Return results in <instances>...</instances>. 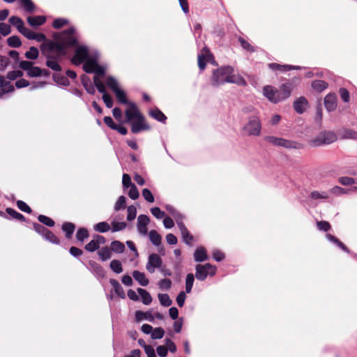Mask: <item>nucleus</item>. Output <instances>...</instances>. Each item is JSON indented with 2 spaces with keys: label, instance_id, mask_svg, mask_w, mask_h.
<instances>
[{
  "label": "nucleus",
  "instance_id": "nucleus-18",
  "mask_svg": "<svg viewBox=\"0 0 357 357\" xmlns=\"http://www.w3.org/2000/svg\"><path fill=\"white\" fill-rule=\"evenodd\" d=\"M324 105L328 112L334 111L337 107V97L335 93H329L324 98Z\"/></svg>",
  "mask_w": 357,
  "mask_h": 357
},
{
  "label": "nucleus",
  "instance_id": "nucleus-36",
  "mask_svg": "<svg viewBox=\"0 0 357 357\" xmlns=\"http://www.w3.org/2000/svg\"><path fill=\"white\" fill-rule=\"evenodd\" d=\"M326 238L332 242L335 243L338 247H340L342 250L349 252V249L340 241H339L335 236H333L332 234H327L326 235Z\"/></svg>",
  "mask_w": 357,
  "mask_h": 357
},
{
  "label": "nucleus",
  "instance_id": "nucleus-53",
  "mask_svg": "<svg viewBox=\"0 0 357 357\" xmlns=\"http://www.w3.org/2000/svg\"><path fill=\"white\" fill-rule=\"evenodd\" d=\"M38 220L43 224L48 226L53 227L54 225V222L50 218L45 216L44 215H40L38 218Z\"/></svg>",
  "mask_w": 357,
  "mask_h": 357
},
{
  "label": "nucleus",
  "instance_id": "nucleus-54",
  "mask_svg": "<svg viewBox=\"0 0 357 357\" xmlns=\"http://www.w3.org/2000/svg\"><path fill=\"white\" fill-rule=\"evenodd\" d=\"M342 137L344 139H357V132L351 129H347L343 132Z\"/></svg>",
  "mask_w": 357,
  "mask_h": 357
},
{
  "label": "nucleus",
  "instance_id": "nucleus-17",
  "mask_svg": "<svg viewBox=\"0 0 357 357\" xmlns=\"http://www.w3.org/2000/svg\"><path fill=\"white\" fill-rule=\"evenodd\" d=\"M15 90L10 82L6 80L3 76H0V98L7 93L13 92Z\"/></svg>",
  "mask_w": 357,
  "mask_h": 357
},
{
  "label": "nucleus",
  "instance_id": "nucleus-58",
  "mask_svg": "<svg viewBox=\"0 0 357 357\" xmlns=\"http://www.w3.org/2000/svg\"><path fill=\"white\" fill-rule=\"evenodd\" d=\"M338 181L343 185H351L356 183L355 180L353 178L349 176L340 177Z\"/></svg>",
  "mask_w": 357,
  "mask_h": 357
},
{
  "label": "nucleus",
  "instance_id": "nucleus-28",
  "mask_svg": "<svg viewBox=\"0 0 357 357\" xmlns=\"http://www.w3.org/2000/svg\"><path fill=\"white\" fill-rule=\"evenodd\" d=\"M98 255L100 259L105 261L112 257V250L107 246L102 247L98 252Z\"/></svg>",
  "mask_w": 357,
  "mask_h": 357
},
{
  "label": "nucleus",
  "instance_id": "nucleus-59",
  "mask_svg": "<svg viewBox=\"0 0 357 357\" xmlns=\"http://www.w3.org/2000/svg\"><path fill=\"white\" fill-rule=\"evenodd\" d=\"M125 207H126V197L124 196H120L115 204L114 210L116 211H118L121 208H124Z\"/></svg>",
  "mask_w": 357,
  "mask_h": 357
},
{
  "label": "nucleus",
  "instance_id": "nucleus-39",
  "mask_svg": "<svg viewBox=\"0 0 357 357\" xmlns=\"http://www.w3.org/2000/svg\"><path fill=\"white\" fill-rule=\"evenodd\" d=\"M160 303L162 305L169 307L172 305V301L167 294H158V295Z\"/></svg>",
  "mask_w": 357,
  "mask_h": 357
},
{
  "label": "nucleus",
  "instance_id": "nucleus-27",
  "mask_svg": "<svg viewBox=\"0 0 357 357\" xmlns=\"http://www.w3.org/2000/svg\"><path fill=\"white\" fill-rule=\"evenodd\" d=\"M109 282L116 294L121 298H125L126 294L119 282L115 279H111Z\"/></svg>",
  "mask_w": 357,
  "mask_h": 357
},
{
  "label": "nucleus",
  "instance_id": "nucleus-4",
  "mask_svg": "<svg viewBox=\"0 0 357 357\" xmlns=\"http://www.w3.org/2000/svg\"><path fill=\"white\" fill-rule=\"evenodd\" d=\"M261 124L258 115L251 116L243 127V130L249 136H259L261 134Z\"/></svg>",
  "mask_w": 357,
  "mask_h": 357
},
{
  "label": "nucleus",
  "instance_id": "nucleus-40",
  "mask_svg": "<svg viewBox=\"0 0 357 357\" xmlns=\"http://www.w3.org/2000/svg\"><path fill=\"white\" fill-rule=\"evenodd\" d=\"M136 319L138 321H141V320L144 319H146V320H148L149 321H153V319H154V317L152 315V314L149 312H141V311H137L136 312Z\"/></svg>",
  "mask_w": 357,
  "mask_h": 357
},
{
  "label": "nucleus",
  "instance_id": "nucleus-30",
  "mask_svg": "<svg viewBox=\"0 0 357 357\" xmlns=\"http://www.w3.org/2000/svg\"><path fill=\"white\" fill-rule=\"evenodd\" d=\"M149 237L154 245L158 246L160 245L162 238L155 230H151L149 233Z\"/></svg>",
  "mask_w": 357,
  "mask_h": 357
},
{
  "label": "nucleus",
  "instance_id": "nucleus-64",
  "mask_svg": "<svg viewBox=\"0 0 357 357\" xmlns=\"http://www.w3.org/2000/svg\"><path fill=\"white\" fill-rule=\"evenodd\" d=\"M128 196L132 199H134V200L139 198V191H138L137 187L135 186V185H132L131 187H130V190L128 192Z\"/></svg>",
  "mask_w": 357,
  "mask_h": 357
},
{
  "label": "nucleus",
  "instance_id": "nucleus-46",
  "mask_svg": "<svg viewBox=\"0 0 357 357\" xmlns=\"http://www.w3.org/2000/svg\"><path fill=\"white\" fill-rule=\"evenodd\" d=\"M43 237L45 240L49 241L50 242L54 243V244H59V240L58 238L49 229L46 231L45 233H44Z\"/></svg>",
  "mask_w": 357,
  "mask_h": 357
},
{
  "label": "nucleus",
  "instance_id": "nucleus-41",
  "mask_svg": "<svg viewBox=\"0 0 357 357\" xmlns=\"http://www.w3.org/2000/svg\"><path fill=\"white\" fill-rule=\"evenodd\" d=\"M93 229L96 231L104 233L109 230L110 226L107 222H100L95 225Z\"/></svg>",
  "mask_w": 357,
  "mask_h": 357
},
{
  "label": "nucleus",
  "instance_id": "nucleus-12",
  "mask_svg": "<svg viewBox=\"0 0 357 357\" xmlns=\"http://www.w3.org/2000/svg\"><path fill=\"white\" fill-rule=\"evenodd\" d=\"M105 238L100 235H95L93 238L85 245V249L89 252H94L97 250L100 245L105 244Z\"/></svg>",
  "mask_w": 357,
  "mask_h": 357
},
{
  "label": "nucleus",
  "instance_id": "nucleus-37",
  "mask_svg": "<svg viewBox=\"0 0 357 357\" xmlns=\"http://www.w3.org/2000/svg\"><path fill=\"white\" fill-rule=\"evenodd\" d=\"M106 84L108 87H109L113 91L114 93L121 89L119 86V82L114 77H108L106 80Z\"/></svg>",
  "mask_w": 357,
  "mask_h": 357
},
{
  "label": "nucleus",
  "instance_id": "nucleus-14",
  "mask_svg": "<svg viewBox=\"0 0 357 357\" xmlns=\"http://www.w3.org/2000/svg\"><path fill=\"white\" fill-rule=\"evenodd\" d=\"M130 123H131V131L133 133H138L142 130H148L150 128L149 125L146 123L144 116Z\"/></svg>",
  "mask_w": 357,
  "mask_h": 357
},
{
  "label": "nucleus",
  "instance_id": "nucleus-43",
  "mask_svg": "<svg viewBox=\"0 0 357 357\" xmlns=\"http://www.w3.org/2000/svg\"><path fill=\"white\" fill-rule=\"evenodd\" d=\"M194 280H195L194 275L192 273H188L187 275L186 279H185V291L187 293L191 292Z\"/></svg>",
  "mask_w": 357,
  "mask_h": 357
},
{
  "label": "nucleus",
  "instance_id": "nucleus-13",
  "mask_svg": "<svg viewBox=\"0 0 357 357\" xmlns=\"http://www.w3.org/2000/svg\"><path fill=\"white\" fill-rule=\"evenodd\" d=\"M264 96L271 102L278 103L280 102L278 90L271 86H266L263 89Z\"/></svg>",
  "mask_w": 357,
  "mask_h": 357
},
{
  "label": "nucleus",
  "instance_id": "nucleus-8",
  "mask_svg": "<svg viewBox=\"0 0 357 357\" xmlns=\"http://www.w3.org/2000/svg\"><path fill=\"white\" fill-rule=\"evenodd\" d=\"M196 278L199 280L204 281L208 275H213L215 273V266L211 264H205L204 265L198 264L196 266Z\"/></svg>",
  "mask_w": 357,
  "mask_h": 357
},
{
  "label": "nucleus",
  "instance_id": "nucleus-52",
  "mask_svg": "<svg viewBox=\"0 0 357 357\" xmlns=\"http://www.w3.org/2000/svg\"><path fill=\"white\" fill-rule=\"evenodd\" d=\"M165 335V331L163 328L158 327L153 329L151 333V337L153 339H161Z\"/></svg>",
  "mask_w": 357,
  "mask_h": 357
},
{
  "label": "nucleus",
  "instance_id": "nucleus-47",
  "mask_svg": "<svg viewBox=\"0 0 357 357\" xmlns=\"http://www.w3.org/2000/svg\"><path fill=\"white\" fill-rule=\"evenodd\" d=\"M110 268L116 273H121L123 271L121 261L116 259H114L110 262Z\"/></svg>",
  "mask_w": 357,
  "mask_h": 357
},
{
  "label": "nucleus",
  "instance_id": "nucleus-11",
  "mask_svg": "<svg viewBox=\"0 0 357 357\" xmlns=\"http://www.w3.org/2000/svg\"><path fill=\"white\" fill-rule=\"evenodd\" d=\"M20 68L27 71L29 77H38L42 75L43 70L39 67H33V63L28 61H22L20 63Z\"/></svg>",
  "mask_w": 357,
  "mask_h": 357
},
{
  "label": "nucleus",
  "instance_id": "nucleus-3",
  "mask_svg": "<svg viewBox=\"0 0 357 357\" xmlns=\"http://www.w3.org/2000/svg\"><path fill=\"white\" fill-rule=\"evenodd\" d=\"M13 24L16 25V28L19 32L28 39L36 40L38 42H42L45 39V36L43 33L36 32L40 24H27L28 26H25V24Z\"/></svg>",
  "mask_w": 357,
  "mask_h": 357
},
{
  "label": "nucleus",
  "instance_id": "nucleus-7",
  "mask_svg": "<svg viewBox=\"0 0 357 357\" xmlns=\"http://www.w3.org/2000/svg\"><path fill=\"white\" fill-rule=\"evenodd\" d=\"M266 141L273 146H282L286 149H298L301 148V144L294 141L285 139L280 137L274 136H267L265 138Z\"/></svg>",
  "mask_w": 357,
  "mask_h": 357
},
{
  "label": "nucleus",
  "instance_id": "nucleus-60",
  "mask_svg": "<svg viewBox=\"0 0 357 357\" xmlns=\"http://www.w3.org/2000/svg\"><path fill=\"white\" fill-rule=\"evenodd\" d=\"M142 193L144 199L146 200L148 202L153 203L154 202V197L152 192L149 189H143Z\"/></svg>",
  "mask_w": 357,
  "mask_h": 357
},
{
  "label": "nucleus",
  "instance_id": "nucleus-62",
  "mask_svg": "<svg viewBox=\"0 0 357 357\" xmlns=\"http://www.w3.org/2000/svg\"><path fill=\"white\" fill-rule=\"evenodd\" d=\"M238 40L243 48H244L247 51L250 52H254L255 51V48L243 38H239Z\"/></svg>",
  "mask_w": 357,
  "mask_h": 357
},
{
  "label": "nucleus",
  "instance_id": "nucleus-56",
  "mask_svg": "<svg viewBox=\"0 0 357 357\" xmlns=\"http://www.w3.org/2000/svg\"><path fill=\"white\" fill-rule=\"evenodd\" d=\"M151 212L152 215L157 219H162L164 218L165 216V213L161 211V209L159 207L151 208Z\"/></svg>",
  "mask_w": 357,
  "mask_h": 357
},
{
  "label": "nucleus",
  "instance_id": "nucleus-51",
  "mask_svg": "<svg viewBox=\"0 0 357 357\" xmlns=\"http://www.w3.org/2000/svg\"><path fill=\"white\" fill-rule=\"evenodd\" d=\"M25 56L29 59H36L38 56V50L35 47H30L29 50L25 53Z\"/></svg>",
  "mask_w": 357,
  "mask_h": 357
},
{
  "label": "nucleus",
  "instance_id": "nucleus-50",
  "mask_svg": "<svg viewBox=\"0 0 357 357\" xmlns=\"http://www.w3.org/2000/svg\"><path fill=\"white\" fill-rule=\"evenodd\" d=\"M128 211V215H127V220L128 221H132L135 220L137 215V208L133 205H130L127 208Z\"/></svg>",
  "mask_w": 357,
  "mask_h": 357
},
{
  "label": "nucleus",
  "instance_id": "nucleus-21",
  "mask_svg": "<svg viewBox=\"0 0 357 357\" xmlns=\"http://www.w3.org/2000/svg\"><path fill=\"white\" fill-rule=\"evenodd\" d=\"M84 62L83 70L87 73H93L98 63L96 61V55L94 54L93 56H91Z\"/></svg>",
  "mask_w": 357,
  "mask_h": 357
},
{
  "label": "nucleus",
  "instance_id": "nucleus-31",
  "mask_svg": "<svg viewBox=\"0 0 357 357\" xmlns=\"http://www.w3.org/2000/svg\"><path fill=\"white\" fill-rule=\"evenodd\" d=\"M114 94H115L116 99L119 103L123 104V105H128L129 102H131L130 101L128 100L126 92L123 90H122L121 89H119V90L115 91Z\"/></svg>",
  "mask_w": 357,
  "mask_h": 357
},
{
  "label": "nucleus",
  "instance_id": "nucleus-38",
  "mask_svg": "<svg viewBox=\"0 0 357 357\" xmlns=\"http://www.w3.org/2000/svg\"><path fill=\"white\" fill-rule=\"evenodd\" d=\"M149 114L153 118L160 122H164L167 119L165 115L158 109L150 111Z\"/></svg>",
  "mask_w": 357,
  "mask_h": 357
},
{
  "label": "nucleus",
  "instance_id": "nucleus-61",
  "mask_svg": "<svg viewBox=\"0 0 357 357\" xmlns=\"http://www.w3.org/2000/svg\"><path fill=\"white\" fill-rule=\"evenodd\" d=\"M93 82H94L96 87L97 88L98 91L100 93H102L105 92V87L103 83L100 81V79L96 75H95L93 77Z\"/></svg>",
  "mask_w": 357,
  "mask_h": 357
},
{
  "label": "nucleus",
  "instance_id": "nucleus-48",
  "mask_svg": "<svg viewBox=\"0 0 357 357\" xmlns=\"http://www.w3.org/2000/svg\"><path fill=\"white\" fill-rule=\"evenodd\" d=\"M127 226V224L124 222H112V231L116 232L124 229Z\"/></svg>",
  "mask_w": 357,
  "mask_h": 357
},
{
  "label": "nucleus",
  "instance_id": "nucleus-26",
  "mask_svg": "<svg viewBox=\"0 0 357 357\" xmlns=\"http://www.w3.org/2000/svg\"><path fill=\"white\" fill-rule=\"evenodd\" d=\"M132 276L135 280H137L142 286L145 287L148 285L149 280L146 278V275L144 273L138 271H134L132 273Z\"/></svg>",
  "mask_w": 357,
  "mask_h": 357
},
{
  "label": "nucleus",
  "instance_id": "nucleus-5",
  "mask_svg": "<svg viewBox=\"0 0 357 357\" xmlns=\"http://www.w3.org/2000/svg\"><path fill=\"white\" fill-rule=\"evenodd\" d=\"M337 140V136L332 131H322L317 137L310 141L312 146H320L330 144Z\"/></svg>",
  "mask_w": 357,
  "mask_h": 357
},
{
  "label": "nucleus",
  "instance_id": "nucleus-44",
  "mask_svg": "<svg viewBox=\"0 0 357 357\" xmlns=\"http://www.w3.org/2000/svg\"><path fill=\"white\" fill-rule=\"evenodd\" d=\"M88 230L85 228H79L76 233V238L78 241L83 242L89 237Z\"/></svg>",
  "mask_w": 357,
  "mask_h": 357
},
{
  "label": "nucleus",
  "instance_id": "nucleus-16",
  "mask_svg": "<svg viewBox=\"0 0 357 357\" xmlns=\"http://www.w3.org/2000/svg\"><path fill=\"white\" fill-rule=\"evenodd\" d=\"M212 58V55L209 52V50L204 47L202 49L200 54H198V66L200 70H204L205 68L206 64Z\"/></svg>",
  "mask_w": 357,
  "mask_h": 357
},
{
  "label": "nucleus",
  "instance_id": "nucleus-55",
  "mask_svg": "<svg viewBox=\"0 0 357 357\" xmlns=\"http://www.w3.org/2000/svg\"><path fill=\"white\" fill-rule=\"evenodd\" d=\"M172 281L169 279H162L158 282V287L162 290H168L171 288Z\"/></svg>",
  "mask_w": 357,
  "mask_h": 357
},
{
  "label": "nucleus",
  "instance_id": "nucleus-19",
  "mask_svg": "<svg viewBox=\"0 0 357 357\" xmlns=\"http://www.w3.org/2000/svg\"><path fill=\"white\" fill-rule=\"evenodd\" d=\"M308 107V102L305 97H300L294 102V108L298 114L303 113Z\"/></svg>",
  "mask_w": 357,
  "mask_h": 357
},
{
  "label": "nucleus",
  "instance_id": "nucleus-29",
  "mask_svg": "<svg viewBox=\"0 0 357 357\" xmlns=\"http://www.w3.org/2000/svg\"><path fill=\"white\" fill-rule=\"evenodd\" d=\"M137 291L140 295L144 304L149 305L152 302V297L146 290L142 288H138Z\"/></svg>",
  "mask_w": 357,
  "mask_h": 357
},
{
  "label": "nucleus",
  "instance_id": "nucleus-57",
  "mask_svg": "<svg viewBox=\"0 0 357 357\" xmlns=\"http://www.w3.org/2000/svg\"><path fill=\"white\" fill-rule=\"evenodd\" d=\"M8 44L10 47H18L21 45V41L17 36H10L7 40Z\"/></svg>",
  "mask_w": 357,
  "mask_h": 357
},
{
  "label": "nucleus",
  "instance_id": "nucleus-10",
  "mask_svg": "<svg viewBox=\"0 0 357 357\" xmlns=\"http://www.w3.org/2000/svg\"><path fill=\"white\" fill-rule=\"evenodd\" d=\"M127 108L125 111L126 117V122H131L135 119H139L144 116L139 112L137 105L131 102L127 105Z\"/></svg>",
  "mask_w": 357,
  "mask_h": 357
},
{
  "label": "nucleus",
  "instance_id": "nucleus-6",
  "mask_svg": "<svg viewBox=\"0 0 357 357\" xmlns=\"http://www.w3.org/2000/svg\"><path fill=\"white\" fill-rule=\"evenodd\" d=\"M73 29H75L74 28H73ZM74 31H75V30H74ZM75 33L77 35V42L78 41V35L76 33V31H75ZM77 43L75 45V46H76V49L75 50L74 56L72 58V62L75 65L78 66L91 57L90 56L91 52H90L89 48L87 46H86V45H77Z\"/></svg>",
  "mask_w": 357,
  "mask_h": 357
},
{
  "label": "nucleus",
  "instance_id": "nucleus-1",
  "mask_svg": "<svg viewBox=\"0 0 357 357\" xmlns=\"http://www.w3.org/2000/svg\"><path fill=\"white\" fill-rule=\"evenodd\" d=\"M54 40L47 44L49 52L43 50L47 60V66L53 70L60 71L61 68L58 63L59 59L66 54L68 47L75 45L77 43V35L73 28H69L61 32H55L53 34Z\"/></svg>",
  "mask_w": 357,
  "mask_h": 357
},
{
  "label": "nucleus",
  "instance_id": "nucleus-42",
  "mask_svg": "<svg viewBox=\"0 0 357 357\" xmlns=\"http://www.w3.org/2000/svg\"><path fill=\"white\" fill-rule=\"evenodd\" d=\"M50 17L47 15L29 16L26 18V22H46Z\"/></svg>",
  "mask_w": 357,
  "mask_h": 357
},
{
  "label": "nucleus",
  "instance_id": "nucleus-15",
  "mask_svg": "<svg viewBox=\"0 0 357 357\" xmlns=\"http://www.w3.org/2000/svg\"><path fill=\"white\" fill-rule=\"evenodd\" d=\"M150 222V218L146 215H139L137 218V228L138 232L143 236L148 234L147 225Z\"/></svg>",
  "mask_w": 357,
  "mask_h": 357
},
{
  "label": "nucleus",
  "instance_id": "nucleus-34",
  "mask_svg": "<svg viewBox=\"0 0 357 357\" xmlns=\"http://www.w3.org/2000/svg\"><path fill=\"white\" fill-rule=\"evenodd\" d=\"M111 250L116 253H122L125 250V245L119 241H114L111 243Z\"/></svg>",
  "mask_w": 357,
  "mask_h": 357
},
{
  "label": "nucleus",
  "instance_id": "nucleus-23",
  "mask_svg": "<svg viewBox=\"0 0 357 357\" xmlns=\"http://www.w3.org/2000/svg\"><path fill=\"white\" fill-rule=\"evenodd\" d=\"M194 259L195 261H204L208 259L206 251L203 247H199L194 253Z\"/></svg>",
  "mask_w": 357,
  "mask_h": 357
},
{
  "label": "nucleus",
  "instance_id": "nucleus-2",
  "mask_svg": "<svg viewBox=\"0 0 357 357\" xmlns=\"http://www.w3.org/2000/svg\"><path fill=\"white\" fill-rule=\"evenodd\" d=\"M234 69L231 66H225L213 71L211 83L213 86H218L226 82L245 84V81L242 77H235L232 75Z\"/></svg>",
  "mask_w": 357,
  "mask_h": 357
},
{
  "label": "nucleus",
  "instance_id": "nucleus-49",
  "mask_svg": "<svg viewBox=\"0 0 357 357\" xmlns=\"http://www.w3.org/2000/svg\"><path fill=\"white\" fill-rule=\"evenodd\" d=\"M310 197L313 199H327L329 196L326 192L312 191L310 194Z\"/></svg>",
  "mask_w": 357,
  "mask_h": 357
},
{
  "label": "nucleus",
  "instance_id": "nucleus-45",
  "mask_svg": "<svg viewBox=\"0 0 357 357\" xmlns=\"http://www.w3.org/2000/svg\"><path fill=\"white\" fill-rule=\"evenodd\" d=\"M6 212L14 219L19 220L21 221H25V218L22 214L18 213L17 211L11 208H7Z\"/></svg>",
  "mask_w": 357,
  "mask_h": 357
},
{
  "label": "nucleus",
  "instance_id": "nucleus-25",
  "mask_svg": "<svg viewBox=\"0 0 357 357\" xmlns=\"http://www.w3.org/2000/svg\"><path fill=\"white\" fill-rule=\"evenodd\" d=\"M20 5L28 13H32L36 9V5L31 0H20Z\"/></svg>",
  "mask_w": 357,
  "mask_h": 357
},
{
  "label": "nucleus",
  "instance_id": "nucleus-20",
  "mask_svg": "<svg viewBox=\"0 0 357 357\" xmlns=\"http://www.w3.org/2000/svg\"><path fill=\"white\" fill-rule=\"evenodd\" d=\"M178 227L179 228L181 231V234L183 238V241L187 245H191L192 242L193 241V236L190 234L185 226L184 225L183 222H178Z\"/></svg>",
  "mask_w": 357,
  "mask_h": 357
},
{
  "label": "nucleus",
  "instance_id": "nucleus-32",
  "mask_svg": "<svg viewBox=\"0 0 357 357\" xmlns=\"http://www.w3.org/2000/svg\"><path fill=\"white\" fill-rule=\"evenodd\" d=\"M75 225L71 222H66L62 225V229L66 233V236L67 238H70L74 231H75Z\"/></svg>",
  "mask_w": 357,
  "mask_h": 357
},
{
  "label": "nucleus",
  "instance_id": "nucleus-24",
  "mask_svg": "<svg viewBox=\"0 0 357 357\" xmlns=\"http://www.w3.org/2000/svg\"><path fill=\"white\" fill-rule=\"evenodd\" d=\"M269 68L272 69L273 70H280V71H288L293 69H299L300 67L291 66V65H280L275 63H269L268 65Z\"/></svg>",
  "mask_w": 357,
  "mask_h": 357
},
{
  "label": "nucleus",
  "instance_id": "nucleus-9",
  "mask_svg": "<svg viewBox=\"0 0 357 357\" xmlns=\"http://www.w3.org/2000/svg\"><path fill=\"white\" fill-rule=\"evenodd\" d=\"M162 265V258L157 254H151L149 256L146 268L150 273H153L155 269L160 268Z\"/></svg>",
  "mask_w": 357,
  "mask_h": 357
},
{
  "label": "nucleus",
  "instance_id": "nucleus-33",
  "mask_svg": "<svg viewBox=\"0 0 357 357\" xmlns=\"http://www.w3.org/2000/svg\"><path fill=\"white\" fill-rule=\"evenodd\" d=\"M312 87L318 92H321L328 87V84L323 80H315L312 82Z\"/></svg>",
  "mask_w": 357,
  "mask_h": 357
},
{
  "label": "nucleus",
  "instance_id": "nucleus-22",
  "mask_svg": "<svg viewBox=\"0 0 357 357\" xmlns=\"http://www.w3.org/2000/svg\"><path fill=\"white\" fill-rule=\"evenodd\" d=\"M292 90L291 85L289 84H284L281 86L280 90H278V96L280 102L288 98Z\"/></svg>",
  "mask_w": 357,
  "mask_h": 357
},
{
  "label": "nucleus",
  "instance_id": "nucleus-63",
  "mask_svg": "<svg viewBox=\"0 0 357 357\" xmlns=\"http://www.w3.org/2000/svg\"><path fill=\"white\" fill-rule=\"evenodd\" d=\"M122 184H123V187L124 189L128 188L131 187L132 185H134L131 182L130 176L127 174H123Z\"/></svg>",
  "mask_w": 357,
  "mask_h": 357
},
{
  "label": "nucleus",
  "instance_id": "nucleus-35",
  "mask_svg": "<svg viewBox=\"0 0 357 357\" xmlns=\"http://www.w3.org/2000/svg\"><path fill=\"white\" fill-rule=\"evenodd\" d=\"M82 81L86 91L90 94H94L96 91L93 86L91 84L89 77H87L86 75H83L82 77Z\"/></svg>",
  "mask_w": 357,
  "mask_h": 357
}]
</instances>
